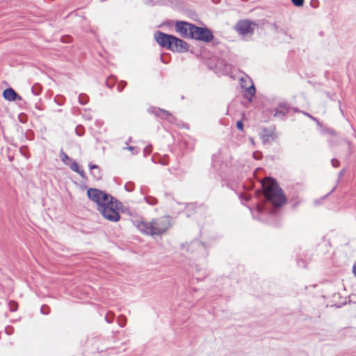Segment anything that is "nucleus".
Listing matches in <instances>:
<instances>
[{"mask_svg": "<svg viewBox=\"0 0 356 356\" xmlns=\"http://www.w3.org/2000/svg\"><path fill=\"white\" fill-rule=\"evenodd\" d=\"M353 271L355 276L356 277V266H353Z\"/></svg>", "mask_w": 356, "mask_h": 356, "instance_id": "49530a36", "label": "nucleus"}, {"mask_svg": "<svg viewBox=\"0 0 356 356\" xmlns=\"http://www.w3.org/2000/svg\"><path fill=\"white\" fill-rule=\"evenodd\" d=\"M344 172H345V170H344V169L341 170L339 172V179H340L341 177H343V176Z\"/></svg>", "mask_w": 356, "mask_h": 356, "instance_id": "a19ab883", "label": "nucleus"}, {"mask_svg": "<svg viewBox=\"0 0 356 356\" xmlns=\"http://www.w3.org/2000/svg\"><path fill=\"white\" fill-rule=\"evenodd\" d=\"M148 112L172 124H176L177 119L166 110L152 106L148 109Z\"/></svg>", "mask_w": 356, "mask_h": 356, "instance_id": "6e6552de", "label": "nucleus"}, {"mask_svg": "<svg viewBox=\"0 0 356 356\" xmlns=\"http://www.w3.org/2000/svg\"><path fill=\"white\" fill-rule=\"evenodd\" d=\"M60 159H61V161L65 163V164H67V161H71V159L65 154V152L63 151V149H60Z\"/></svg>", "mask_w": 356, "mask_h": 356, "instance_id": "4be33fe9", "label": "nucleus"}, {"mask_svg": "<svg viewBox=\"0 0 356 356\" xmlns=\"http://www.w3.org/2000/svg\"><path fill=\"white\" fill-rule=\"evenodd\" d=\"M77 174H79L83 179H87L86 174L85 173L84 170L82 169H79L78 172H76Z\"/></svg>", "mask_w": 356, "mask_h": 356, "instance_id": "72a5a7b5", "label": "nucleus"}, {"mask_svg": "<svg viewBox=\"0 0 356 356\" xmlns=\"http://www.w3.org/2000/svg\"><path fill=\"white\" fill-rule=\"evenodd\" d=\"M186 216L190 217L191 216V213H190L189 212L192 210L195 209L196 206L193 203H189L186 206Z\"/></svg>", "mask_w": 356, "mask_h": 356, "instance_id": "b1692460", "label": "nucleus"}, {"mask_svg": "<svg viewBox=\"0 0 356 356\" xmlns=\"http://www.w3.org/2000/svg\"><path fill=\"white\" fill-rule=\"evenodd\" d=\"M241 86H242L243 88H245V86H243L242 83H241Z\"/></svg>", "mask_w": 356, "mask_h": 356, "instance_id": "864d4df0", "label": "nucleus"}, {"mask_svg": "<svg viewBox=\"0 0 356 356\" xmlns=\"http://www.w3.org/2000/svg\"><path fill=\"white\" fill-rule=\"evenodd\" d=\"M265 209H266L264 205H257L256 207V211L259 213L264 212Z\"/></svg>", "mask_w": 356, "mask_h": 356, "instance_id": "e433bc0d", "label": "nucleus"}, {"mask_svg": "<svg viewBox=\"0 0 356 356\" xmlns=\"http://www.w3.org/2000/svg\"><path fill=\"white\" fill-rule=\"evenodd\" d=\"M41 314L44 315H48L50 313V308L46 305H43L40 308Z\"/></svg>", "mask_w": 356, "mask_h": 356, "instance_id": "bb28decb", "label": "nucleus"}, {"mask_svg": "<svg viewBox=\"0 0 356 356\" xmlns=\"http://www.w3.org/2000/svg\"><path fill=\"white\" fill-rule=\"evenodd\" d=\"M154 39L161 47L174 52H187L189 49L188 44L184 40L159 31L155 33Z\"/></svg>", "mask_w": 356, "mask_h": 356, "instance_id": "7ed1b4c3", "label": "nucleus"}, {"mask_svg": "<svg viewBox=\"0 0 356 356\" xmlns=\"http://www.w3.org/2000/svg\"><path fill=\"white\" fill-rule=\"evenodd\" d=\"M302 114H303V115H306V116H307L309 118H310V119H311V120L314 121V122L317 124V125H318V127H321V126H322V124H321V122L318 120V118H315V117H314L313 115H311V114H309V113H307V112H305V111H302Z\"/></svg>", "mask_w": 356, "mask_h": 356, "instance_id": "412c9836", "label": "nucleus"}, {"mask_svg": "<svg viewBox=\"0 0 356 356\" xmlns=\"http://www.w3.org/2000/svg\"><path fill=\"white\" fill-rule=\"evenodd\" d=\"M257 154V152H254V157L255 159H259V157H256Z\"/></svg>", "mask_w": 356, "mask_h": 356, "instance_id": "de8ad7c7", "label": "nucleus"}, {"mask_svg": "<svg viewBox=\"0 0 356 356\" xmlns=\"http://www.w3.org/2000/svg\"><path fill=\"white\" fill-rule=\"evenodd\" d=\"M291 109V106L289 103L286 102H280L274 109V117L283 120Z\"/></svg>", "mask_w": 356, "mask_h": 356, "instance_id": "9d476101", "label": "nucleus"}, {"mask_svg": "<svg viewBox=\"0 0 356 356\" xmlns=\"http://www.w3.org/2000/svg\"><path fill=\"white\" fill-rule=\"evenodd\" d=\"M78 99H79V104L81 105L86 104L89 100L88 96L87 95L83 94V93H81L79 95Z\"/></svg>", "mask_w": 356, "mask_h": 356, "instance_id": "f3484780", "label": "nucleus"}, {"mask_svg": "<svg viewBox=\"0 0 356 356\" xmlns=\"http://www.w3.org/2000/svg\"><path fill=\"white\" fill-rule=\"evenodd\" d=\"M292 3L296 7H301L304 4L305 0H291Z\"/></svg>", "mask_w": 356, "mask_h": 356, "instance_id": "c85d7f7f", "label": "nucleus"}, {"mask_svg": "<svg viewBox=\"0 0 356 356\" xmlns=\"http://www.w3.org/2000/svg\"><path fill=\"white\" fill-rule=\"evenodd\" d=\"M113 319H114V314L113 313L109 312H108L106 316H105V321L108 323H113Z\"/></svg>", "mask_w": 356, "mask_h": 356, "instance_id": "a878e982", "label": "nucleus"}, {"mask_svg": "<svg viewBox=\"0 0 356 356\" xmlns=\"http://www.w3.org/2000/svg\"><path fill=\"white\" fill-rule=\"evenodd\" d=\"M195 248H197L198 250L202 253V254H206V247L202 242L195 241L190 243L189 250L191 251V252H193V250Z\"/></svg>", "mask_w": 356, "mask_h": 356, "instance_id": "ddd939ff", "label": "nucleus"}, {"mask_svg": "<svg viewBox=\"0 0 356 356\" xmlns=\"http://www.w3.org/2000/svg\"><path fill=\"white\" fill-rule=\"evenodd\" d=\"M339 109L341 111V113H343V111H342V108H341V106H339Z\"/></svg>", "mask_w": 356, "mask_h": 356, "instance_id": "3c124183", "label": "nucleus"}, {"mask_svg": "<svg viewBox=\"0 0 356 356\" xmlns=\"http://www.w3.org/2000/svg\"><path fill=\"white\" fill-rule=\"evenodd\" d=\"M236 127L239 130H243V123L241 120H239L236 122Z\"/></svg>", "mask_w": 356, "mask_h": 356, "instance_id": "4c0bfd02", "label": "nucleus"}, {"mask_svg": "<svg viewBox=\"0 0 356 356\" xmlns=\"http://www.w3.org/2000/svg\"><path fill=\"white\" fill-rule=\"evenodd\" d=\"M145 202L149 205H155L157 204V199L152 196H146L144 197Z\"/></svg>", "mask_w": 356, "mask_h": 356, "instance_id": "a211bd4d", "label": "nucleus"}, {"mask_svg": "<svg viewBox=\"0 0 356 356\" xmlns=\"http://www.w3.org/2000/svg\"><path fill=\"white\" fill-rule=\"evenodd\" d=\"M126 86H127V83L125 81H122L119 82L118 84V86H117V89H118V92H122Z\"/></svg>", "mask_w": 356, "mask_h": 356, "instance_id": "c756f323", "label": "nucleus"}, {"mask_svg": "<svg viewBox=\"0 0 356 356\" xmlns=\"http://www.w3.org/2000/svg\"><path fill=\"white\" fill-rule=\"evenodd\" d=\"M334 190H335V188H333V189L331 190V192H333Z\"/></svg>", "mask_w": 356, "mask_h": 356, "instance_id": "4d7b16f0", "label": "nucleus"}, {"mask_svg": "<svg viewBox=\"0 0 356 356\" xmlns=\"http://www.w3.org/2000/svg\"><path fill=\"white\" fill-rule=\"evenodd\" d=\"M310 6L314 8H316L318 7L319 6V2L318 0H311L310 1Z\"/></svg>", "mask_w": 356, "mask_h": 356, "instance_id": "2f4dec72", "label": "nucleus"}, {"mask_svg": "<svg viewBox=\"0 0 356 356\" xmlns=\"http://www.w3.org/2000/svg\"><path fill=\"white\" fill-rule=\"evenodd\" d=\"M76 134H77V135H79V136H81V135H82V134H81V131H79V132H78V131H76Z\"/></svg>", "mask_w": 356, "mask_h": 356, "instance_id": "09e8293b", "label": "nucleus"}, {"mask_svg": "<svg viewBox=\"0 0 356 356\" xmlns=\"http://www.w3.org/2000/svg\"><path fill=\"white\" fill-rule=\"evenodd\" d=\"M334 190H335V188H333V189L331 190V192H333Z\"/></svg>", "mask_w": 356, "mask_h": 356, "instance_id": "6e6d98bb", "label": "nucleus"}, {"mask_svg": "<svg viewBox=\"0 0 356 356\" xmlns=\"http://www.w3.org/2000/svg\"><path fill=\"white\" fill-rule=\"evenodd\" d=\"M251 85L245 87L243 96L245 99H248L250 101L252 97L255 95L256 89L252 81H250Z\"/></svg>", "mask_w": 356, "mask_h": 356, "instance_id": "2eb2a0df", "label": "nucleus"}, {"mask_svg": "<svg viewBox=\"0 0 356 356\" xmlns=\"http://www.w3.org/2000/svg\"><path fill=\"white\" fill-rule=\"evenodd\" d=\"M160 163L163 165H167L168 164V161L164 159L161 160Z\"/></svg>", "mask_w": 356, "mask_h": 356, "instance_id": "79ce46f5", "label": "nucleus"}, {"mask_svg": "<svg viewBox=\"0 0 356 356\" xmlns=\"http://www.w3.org/2000/svg\"><path fill=\"white\" fill-rule=\"evenodd\" d=\"M3 97L6 100L9 102H15L22 100V97L18 95L14 89L8 88L3 92Z\"/></svg>", "mask_w": 356, "mask_h": 356, "instance_id": "9b49d317", "label": "nucleus"}, {"mask_svg": "<svg viewBox=\"0 0 356 356\" xmlns=\"http://www.w3.org/2000/svg\"><path fill=\"white\" fill-rule=\"evenodd\" d=\"M261 136L264 143H269L275 139L274 133L266 128L262 130Z\"/></svg>", "mask_w": 356, "mask_h": 356, "instance_id": "f8f14e48", "label": "nucleus"}, {"mask_svg": "<svg viewBox=\"0 0 356 356\" xmlns=\"http://www.w3.org/2000/svg\"><path fill=\"white\" fill-rule=\"evenodd\" d=\"M325 94H326V95H327V97L328 98H330V99H332V100H334V97H335V96H336V95H335V93L330 94V92H325Z\"/></svg>", "mask_w": 356, "mask_h": 356, "instance_id": "58836bf2", "label": "nucleus"}, {"mask_svg": "<svg viewBox=\"0 0 356 356\" xmlns=\"http://www.w3.org/2000/svg\"><path fill=\"white\" fill-rule=\"evenodd\" d=\"M118 323L121 327H124L127 323V318L124 316L120 315L118 318Z\"/></svg>", "mask_w": 356, "mask_h": 356, "instance_id": "5701e85b", "label": "nucleus"}, {"mask_svg": "<svg viewBox=\"0 0 356 356\" xmlns=\"http://www.w3.org/2000/svg\"><path fill=\"white\" fill-rule=\"evenodd\" d=\"M76 134H77V135H79V136H81V135H82V134H81V131H79V132H78V131H76Z\"/></svg>", "mask_w": 356, "mask_h": 356, "instance_id": "8fccbe9b", "label": "nucleus"}, {"mask_svg": "<svg viewBox=\"0 0 356 356\" xmlns=\"http://www.w3.org/2000/svg\"><path fill=\"white\" fill-rule=\"evenodd\" d=\"M331 163H332V165L334 167V168H337L340 165V162L336 159H332L331 160Z\"/></svg>", "mask_w": 356, "mask_h": 356, "instance_id": "c9c22d12", "label": "nucleus"}, {"mask_svg": "<svg viewBox=\"0 0 356 356\" xmlns=\"http://www.w3.org/2000/svg\"><path fill=\"white\" fill-rule=\"evenodd\" d=\"M196 271L197 273L200 272V271H202V273L201 275V277H206L208 275V273H207V270H204V269H200V268H198L197 266L196 267Z\"/></svg>", "mask_w": 356, "mask_h": 356, "instance_id": "f704fd0d", "label": "nucleus"}, {"mask_svg": "<svg viewBox=\"0 0 356 356\" xmlns=\"http://www.w3.org/2000/svg\"><path fill=\"white\" fill-rule=\"evenodd\" d=\"M122 207V203L116 198L111 201L108 205L105 206V212L101 209L99 211L106 220L111 222H117L120 218L119 210Z\"/></svg>", "mask_w": 356, "mask_h": 356, "instance_id": "39448f33", "label": "nucleus"}, {"mask_svg": "<svg viewBox=\"0 0 356 356\" xmlns=\"http://www.w3.org/2000/svg\"><path fill=\"white\" fill-rule=\"evenodd\" d=\"M32 93L34 95H39L41 92V86L40 84L36 83L31 88Z\"/></svg>", "mask_w": 356, "mask_h": 356, "instance_id": "aec40b11", "label": "nucleus"}, {"mask_svg": "<svg viewBox=\"0 0 356 356\" xmlns=\"http://www.w3.org/2000/svg\"><path fill=\"white\" fill-rule=\"evenodd\" d=\"M124 188L128 192H131L134 189V184L132 182H128L124 185Z\"/></svg>", "mask_w": 356, "mask_h": 356, "instance_id": "cd10ccee", "label": "nucleus"}, {"mask_svg": "<svg viewBox=\"0 0 356 356\" xmlns=\"http://www.w3.org/2000/svg\"><path fill=\"white\" fill-rule=\"evenodd\" d=\"M9 310L12 312H16L18 308V304L14 300H10L8 302Z\"/></svg>", "mask_w": 356, "mask_h": 356, "instance_id": "6ab92c4d", "label": "nucleus"}, {"mask_svg": "<svg viewBox=\"0 0 356 356\" xmlns=\"http://www.w3.org/2000/svg\"><path fill=\"white\" fill-rule=\"evenodd\" d=\"M194 26L195 24L184 21H177L175 24V29L182 37L191 38V32L193 31L192 26Z\"/></svg>", "mask_w": 356, "mask_h": 356, "instance_id": "1a4fd4ad", "label": "nucleus"}, {"mask_svg": "<svg viewBox=\"0 0 356 356\" xmlns=\"http://www.w3.org/2000/svg\"><path fill=\"white\" fill-rule=\"evenodd\" d=\"M115 77L114 76H111L106 79V85L108 88L111 89L113 88L114 85L115 84Z\"/></svg>", "mask_w": 356, "mask_h": 356, "instance_id": "dca6fc26", "label": "nucleus"}, {"mask_svg": "<svg viewBox=\"0 0 356 356\" xmlns=\"http://www.w3.org/2000/svg\"><path fill=\"white\" fill-rule=\"evenodd\" d=\"M54 100L56 102V104H58V105H63V97L61 96H56L55 97Z\"/></svg>", "mask_w": 356, "mask_h": 356, "instance_id": "473e14b6", "label": "nucleus"}, {"mask_svg": "<svg viewBox=\"0 0 356 356\" xmlns=\"http://www.w3.org/2000/svg\"><path fill=\"white\" fill-rule=\"evenodd\" d=\"M334 190H335V188H333V189L331 190V192H333Z\"/></svg>", "mask_w": 356, "mask_h": 356, "instance_id": "5fc2aeb1", "label": "nucleus"}, {"mask_svg": "<svg viewBox=\"0 0 356 356\" xmlns=\"http://www.w3.org/2000/svg\"><path fill=\"white\" fill-rule=\"evenodd\" d=\"M89 168L92 176L95 180H99L102 179V172L97 165L90 163Z\"/></svg>", "mask_w": 356, "mask_h": 356, "instance_id": "4468645a", "label": "nucleus"}, {"mask_svg": "<svg viewBox=\"0 0 356 356\" xmlns=\"http://www.w3.org/2000/svg\"><path fill=\"white\" fill-rule=\"evenodd\" d=\"M134 223L142 233L149 236L161 235L170 227V221L166 216L153 219L149 222L143 220H135Z\"/></svg>", "mask_w": 356, "mask_h": 356, "instance_id": "f257e3e1", "label": "nucleus"}, {"mask_svg": "<svg viewBox=\"0 0 356 356\" xmlns=\"http://www.w3.org/2000/svg\"><path fill=\"white\" fill-rule=\"evenodd\" d=\"M152 151V146L151 145L146 146L143 150L145 156H147V155L151 154Z\"/></svg>", "mask_w": 356, "mask_h": 356, "instance_id": "7c9ffc66", "label": "nucleus"}, {"mask_svg": "<svg viewBox=\"0 0 356 356\" xmlns=\"http://www.w3.org/2000/svg\"><path fill=\"white\" fill-rule=\"evenodd\" d=\"M346 143L348 145V148H349V154H351L353 153V150L351 148V142L349 140H346Z\"/></svg>", "mask_w": 356, "mask_h": 356, "instance_id": "ea45409f", "label": "nucleus"}, {"mask_svg": "<svg viewBox=\"0 0 356 356\" xmlns=\"http://www.w3.org/2000/svg\"><path fill=\"white\" fill-rule=\"evenodd\" d=\"M88 197L97 205V210L102 209L105 212V206L108 205L111 201H113L115 197L111 195L100 189L90 188L87 191Z\"/></svg>", "mask_w": 356, "mask_h": 356, "instance_id": "20e7f679", "label": "nucleus"}, {"mask_svg": "<svg viewBox=\"0 0 356 356\" xmlns=\"http://www.w3.org/2000/svg\"><path fill=\"white\" fill-rule=\"evenodd\" d=\"M138 151H136V152H134L133 154H138Z\"/></svg>", "mask_w": 356, "mask_h": 356, "instance_id": "603ef678", "label": "nucleus"}, {"mask_svg": "<svg viewBox=\"0 0 356 356\" xmlns=\"http://www.w3.org/2000/svg\"><path fill=\"white\" fill-rule=\"evenodd\" d=\"M292 108V109L294 111V112H296V113H302V111H300V110H299L298 108Z\"/></svg>", "mask_w": 356, "mask_h": 356, "instance_id": "37998d69", "label": "nucleus"}, {"mask_svg": "<svg viewBox=\"0 0 356 356\" xmlns=\"http://www.w3.org/2000/svg\"><path fill=\"white\" fill-rule=\"evenodd\" d=\"M302 266H305V262H304L303 261H298V265L299 266H301V265H302Z\"/></svg>", "mask_w": 356, "mask_h": 356, "instance_id": "c03bdc74", "label": "nucleus"}, {"mask_svg": "<svg viewBox=\"0 0 356 356\" xmlns=\"http://www.w3.org/2000/svg\"><path fill=\"white\" fill-rule=\"evenodd\" d=\"M191 38L204 42H210L213 39L212 31L207 27L192 26Z\"/></svg>", "mask_w": 356, "mask_h": 356, "instance_id": "423d86ee", "label": "nucleus"}, {"mask_svg": "<svg viewBox=\"0 0 356 356\" xmlns=\"http://www.w3.org/2000/svg\"><path fill=\"white\" fill-rule=\"evenodd\" d=\"M261 186L266 200L274 207H280L286 203V197L274 179L268 177Z\"/></svg>", "mask_w": 356, "mask_h": 356, "instance_id": "f03ea898", "label": "nucleus"}, {"mask_svg": "<svg viewBox=\"0 0 356 356\" xmlns=\"http://www.w3.org/2000/svg\"><path fill=\"white\" fill-rule=\"evenodd\" d=\"M126 149H129L130 151H133V150L135 149V147H133V146H129V147H126Z\"/></svg>", "mask_w": 356, "mask_h": 356, "instance_id": "a18cd8bd", "label": "nucleus"}, {"mask_svg": "<svg viewBox=\"0 0 356 356\" xmlns=\"http://www.w3.org/2000/svg\"><path fill=\"white\" fill-rule=\"evenodd\" d=\"M70 168L72 170L76 172H78V170L80 169V167L79 166L78 163L74 160H71Z\"/></svg>", "mask_w": 356, "mask_h": 356, "instance_id": "393cba45", "label": "nucleus"}, {"mask_svg": "<svg viewBox=\"0 0 356 356\" xmlns=\"http://www.w3.org/2000/svg\"><path fill=\"white\" fill-rule=\"evenodd\" d=\"M257 24L250 19H241L235 24V30L242 35H252Z\"/></svg>", "mask_w": 356, "mask_h": 356, "instance_id": "0eeeda50", "label": "nucleus"}]
</instances>
